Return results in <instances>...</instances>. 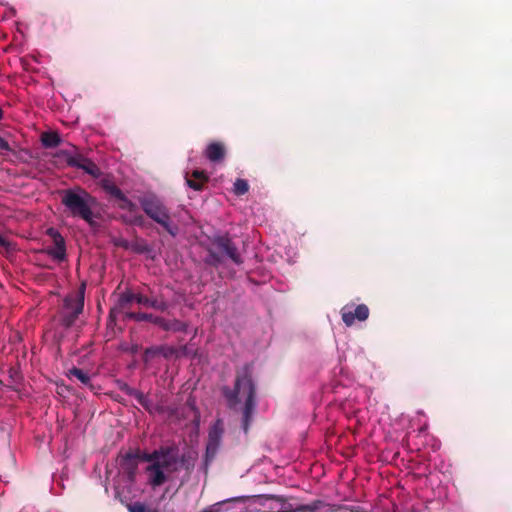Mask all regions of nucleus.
Instances as JSON below:
<instances>
[{
    "label": "nucleus",
    "instance_id": "nucleus-1",
    "mask_svg": "<svg viewBox=\"0 0 512 512\" xmlns=\"http://www.w3.org/2000/svg\"><path fill=\"white\" fill-rule=\"evenodd\" d=\"M142 459L149 462L146 467L148 483L151 487L156 488L167 482L171 474L180 470H191L197 455L195 452L180 454L179 448L173 445L145 453Z\"/></svg>",
    "mask_w": 512,
    "mask_h": 512
},
{
    "label": "nucleus",
    "instance_id": "nucleus-2",
    "mask_svg": "<svg viewBox=\"0 0 512 512\" xmlns=\"http://www.w3.org/2000/svg\"><path fill=\"white\" fill-rule=\"evenodd\" d=\"M61 203L71 217L84 220L90 227L96 225L93 208L96 206L97 201L85 189L74 187L64 190Z\"/></svg>",
    "mask_w": 512,
    "mask_h": 512
},
{
    "label": "nucleus",
    "instance_id": "nucleus-3",
    "mask_svg": "<svg viewBox=\"0 0 512 512\" xmlns=\"http://www.w3.org/2000/svg\"><path fill=\"white\" fill-rule=\"evenodd\" d=\"M238 403L243 404V429L247 433L256 408L255 386L247 369L242 376L237 378L234 390L228 397L229 406L234 407Z\"/></svg>",
    "mask_w": 512,
    "mask_h": 512
},
{
    "label": "nucleus",
    "instance_id": "nucleus-4",
    "mask_svg": "<svg viewBox=\"0 0 512 512\" xmlns=\"http://www.w3.org/2000/svg\"><path fill=\"white\" fill-rule=\"evenodd\" d=\"M143 211L155 222L160 224L169 234L175 236L178 227L170 220V215L164 204L154 195L140 199Z\"/></svg>",
    "mask_w": 512,
    "mask_h": 512
},
{
    "label": "nucleus",
    "instance_id": "nucleus-5",
    "mask_svg": "<svg viewBox=\"0 0 512 512\" xmlns=\"http://www.w3.org/2000/svg\"><path fill=\"white\" fill-rule=\"evenodd\" d=\"M63 307L62 323L65 327H71L84 308V286L79 293L66 296Z\"/></svg>",
    "mask_w": 512,
    "mask_h": 512
},
{
    "label": "nucleus",
    "instance_id": "nucleus-6",
    "mask_svg": "<svg viewBox=\"0 0 512 512\" xmlns=\"http://www.w3.org/2000/svg\"><path fill=\"white\" fill-rule=\"evenodd\" d=\"M61 154L65 157L69 166L82 169L93 177H98L100 175L98 166L93 161L83 157L79 153L62 151Z\"/></svg>",
    "mask_w": 512,
    "mask_h": 512
},
{
    "label": "nucleus",
    "instance_id": "nucleus-7",
    "mask_svg": "<svg viewBox=\"0 0 512 512\" xmlns=\"http://www.w3.org/2000/svg\"><path fill=\"white\" fill-rule=\"evenodd\" d=\"M46 234L52 238L54 246L46 248V253L53 260L63 262L66 260V242L61 233L55 228H48Z\"/></svg>",
    "mask_w": 512,
    "mask_h": 512
},
{
    "label": "nucleus",
    "instance_id": "nucleus-8",
    "mask_svg": "<svg viewBox=\"0 0 512 512\" xmlns=\"http://www.w3.org/2000/svg\"><path fill=\"white\" fill-rule=\"evenodd\" d=\"M369 316V309L365 304L345 305L341 309V317L347 326H352L356 320L365 321Z\"/></svg>",
    "mask_w": 512,
    "mask_h": 512
},
{
    "label": "nucleus",
    "instance_id": "nucleus-9",
    "mask_svg": "<svg viewBox=\"0 0 512 512\" xmlns=\"http://www.w3.org/2000/svg\"><path fill=\"white\" fill-rule=\"evenodd\" d=\"M221 420H217L209 432V440L206 446V458H213L219 448L221 440Z\"/></svg>",
    "mask_w": 512,
    "mask_h": 512
},
{
    "label": "nucleus",
    "instance_id": "nucleus-10",
    "mask_svg": "<svg viewBox=\"0 0 512 512\" xmlns=\"http://www.w3.org/2000/svg\"><path fill=\"white\" fill-rule=\"evenodd\" d=\"M154 323L160 326L165 331H173V332H186L188 325L185 322L179 320H166L162 317H155Z\"/></svg>",
    "mask_w": 512,
    "mask_h": 512
},
{
    "label": "nucleus",
    "instance_id": "nucleus-11",
    "mask_svg": "<svg viewBox=\"0 0 512 512\" xmlns=\"http://www.w3.org/2000/svg\"><path fill=\"white\" fill-rule=\"evenodd\" d=\"M103 187L107 193L124 203L122 208L132 209L135 206L115 184L106 182Z\"/></svg>",
    "mask_w": 512,
    "mask_h": 512
},
{
    "label": "nucleus",
    "instance_id": "nucleus-12",
    "mask_svg": "<svg viewBox=\"0 0 512 512\" xmlns=\"http://www.w3.org/2000/svg\"><path fill=\"white\" fill-rule=\"evenodd\" d=\"M145 354H146V356H153L156 354H160L165 358H170L173 355H177L178 350L173 346L162 345V346L147 348L145 350Z\"/></svg>",
    "mask_w": 512,
    "mask_h": 512
},
{
    "label": "nucleus",
    "instance_id": "nucleus-13",
    "mask_svg": "<svg viewBox=\"0 0 512 512\" xmlns=\"http://www.w3.org/2000/svg\"><path fill=\"white\" fill-rule=\"evenodd\" d=\"M191 172L192 176L197 180H207L208 176L205 171L199 170V169H192L188 167V171L186 172V184L190 188L194 190H200L201 189V183L195 182L187 177V175Z\"/></svg>",
    "mask_w": 512,
    "mask_h": 512
},
{
    "label": "nucleus",
    "instance_id": "nucleus-14",
    "mask_svg": "<svg viewBox=\"0 0 512 512\" xmlns=\"http://www.w3.org/2000/svg\"><path fill=\"white\" fill-rule=\"evenodd\" d=\"M227 258L236 265L243 263L240 251L235 247L232 241L226 237V259Z\"/></svg>",
    "mask_w": 512,
    "mask_h": 512
},
{
    "label": "nucleus",
    "instance_id": "nucleus-15",
    "mask_svg": "<svg viewBox=\"0 0 512 512\" xmlns=\"http://www.w3.org/2000/svg\"><path fill=\"white\" fill-rule=\"evenodd\" d=\"M61 141L62 139L57 132H44L41 135V143L46 148H55Z\"/></svg>",
    "mask_w": 512,
    "mask_h": 512
},
{
    "label": "nucleus",
    "instance_id": "nucleus-16",
    "mask_svg": "<svg viewBox=\"0 0 512 512\" xmlns=\"http://www.w3.org/2000/svg\"><path fill=\"white\" fill-rule=\"evenodd\" d=\"M205 156L212 162L219 161L223 156L222 146L219 143H211L205 149Z\"/></svg>",
    "mask_w": 512,
    "mask_h": 512
},
{
    "label": "nucleus",
    "instance_id": "nucleus-17",
    "mask_svg": "<svg viewBox=\"0 0 512 512\" xmlns=\"http://www.w3.org/2000/svg\"><path fill=\"white\" fill-rule=\"evenodd\" d=\"M136 302L145 306H149L155 308L157 310L164 311L167 309V303L163 301H158L156 299H151L142 295H138L136 298Z\"/></svg>",
    "mask_w": 512,
    "mask_h": 512
},
{
    "label": "nucleus",
    "instance_id": "nucleus-18",
    "mask_svg": "<svg viewBox=\"0 0 512 512\" xmlns=\"http://www.w3.org/2000/svg\"><path fill=\"white\" fill-rule=\"evenodd\" d=\"M68 374L70 376L76 377L83 385H85V386L90 385L91 378L82 369L73 367L72 369L69 370Z\"/></svg>",
    "mask_w": 512,
    "mask_h": 512
},
{
    "label": "nucleus",
    "instance_id": "nucleus-19",
    "mask_svg": "<svg viewBox=\"0 0 512 512\" xmlns=\"http://www.w3.org/2000/svg\"><path fill=\"white\" fill-rule=\"evenodd\" d=\"M248 190H249L248 182L245 179H240V178L234 182L233 187H232V192L236 196L244 195L248 192Z\"/></svg>",
    "mask_w": 512,
    "mask_h": 512
},
{
    "label": "nucleus",
    "instance_id": "nucleus-20",
    "mask_svg": "<svg viewBox=\"0 0 512 512\" xmlns=\"http://www.w3.org/2000/svg\"><path fill=\"white\" fill-rule=\"evenodd\" d=\"M122 465H125L127 466V469H128V473H129V477L130 478H133L134 477V474H135V470H136V456L133 455V454H126L123 458V464Z\"/></svg>",
    "mask_w": 512,
    "mask_h": 512
},
{
    "label": "nucleus",
    "instance_id": "nucleus-21",
    "mask_svg": "<svg viewBox=\"0 0 512 512\" xmlns=\"http://www.w3.org/2000/svg\"><path fill=\"white\" fill-rule=\"evenodd\" d=\"M129 317L133 318V319H135L137 321L148 320V321H151V322L154 323V318L156 316H153L151 314H146V313H137V314L136 313H131L129 315Z\"/></svg>",
    "mask_w": 512,
    "mask_h": 512
},
{
    "label": "nucleus",
    "instance_id": "nucleus-22",
    "mask_svg": "<svg viewBox=\"0 0 512 512\" xmlns=\"http://www.w3.org/2000/svg\"><path fill=\"white\" fill-rule=\"evenodd\" d=\"M130 395H133L141 405H143L144 407H148V398L147 396H145L143 393L139 392V391H136V390H132L130 392Z\"/></svg>",
    "mask_w": 512,
    "mask_h": 512
},
{
    "label": "nucleus",
    "instance_id": "nucleus-23",
    "mask_svg": "<svg viewBox=\"0 0 512 512\" xmlns=\"http://www.w3.org/2000/svg\"><path fill=\"white\" fill-rule=\"evenodd\" d=\"M138 295L139 294H133V293H130V292L124 293L120 297V302L122 304H127V303H130L132 301H136V298H137Z\"/></svg>",
    "mask_w": 512,
    "mask_h": 512
},
{
    "label": "nucleus",
    "instance_id": "nucleus-24",
    "mask_svg": "<svg viewBox=\"0 0 512 512\" xmlns=\"http://www.w3.org/2000/svg\"><path fill=\"white\" fill-rule=\"evenodd\" d=\"M129 512H146V505L141 502H135L128 507Z\"/></svg>",
    "mask_w": 512,
    "mask_h": 512
},
{
    "label": "nucleus",
    "instance_id": "nucleus-25",
    "mask_svg": "<svg viewBox=\"0 0 512 512\" xmlns=\"http://www.w3.org/2000/svg\"><path fill=\"white\" fill-rule=\"evenodd\" d=\"M0 150L10 151V146H9L8 142L1 136H0Z\"/></svg>",
    "mask_w": 512,
    "mask_h": 512
},
{
    "label": "nucleus",
    "instance_id": "nucleus-26",
    "mask_svg": "<svg viewBox=\"0 0 512 512\" xmlns=\"http://www.w3.org/2000/svg\"><path fill=\"white\" fill-rule=\"evenodd\" d=\"M0 247L5 248V249H9V247H10V242L1 234H0Z\"/></svg>",
    "mask_w": 512,
    "mask_h": 512
},
{
    "label": "nucleus",
    "instance_id": "nucleus-27",
    "mask_svg": "<svg viewBox=\"0 0 512 512\" xmlns=\"http://www.w3.org/2000/svg\"><path fill=\"white\" fill-rule=\"evenodd\" d=\"M221 505V502L213 505V506H210L208 508H206L203 512H218V510L216 509L217 506Z\"/></svg>",
    "mask_w": 512,
    "mask_h": 512
},
{
    "label": "nucleus",
    "instance_id": "nucleus-28",
    "mask_svg": "<svg viewBox=\"0 0 512 512\" xmlns=\"http://www.w3.org/2000/svg\"><path fill=\"white\" fill-rule=\"evenodd\" d=\"M134 250L141 253L147 250V246H135Z\"/></svg>",
    "mask_w": 512,
    "mask_h": 512
},
{
    "label": "nucleus",
    "instance_id": "nucleus-29",
    "mask_svg": "<svg viewBox=\"0 0 512 512\" xmlns=\"http://www.w3.org/2000/svg\"><path fill=\"white\" fill-rule=\"evenodd\" d=\"M278 512H296V511L283 506Z\"/></svg>",
    "mask_w": 512,
    "mask_h": 512
}]
</instances>
